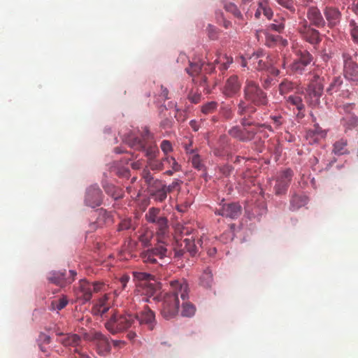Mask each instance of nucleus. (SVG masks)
Wrapping results in <instances>:
<instances>
[{"label":"nucleus","mask_w":358,"mask_h":358,"mask_svg":"<svg viewBox=\"0 0 358 358\" xmlns=\"http://www.w3.org/2000/svg\"><path fill=\"white\" fill-rule=\"evenodd\" d=\"M257 106L245 99L240 100L237 105V114L240 117V123L242 127H264L271 130V127L266 124L257 123L252 118V115L256 113Z\"/></svg>","instance_id":"4"},{"label":"nucleus","mask_w":358,"mask_h":358,"mask_svg":"<svg viewBox=\"0 0 358 358\" xmlns=\"http://www.w3.org/2000/svg\"><path fill=\"white\" fill-rule=\"evenodd\" d=\"M220 172H221L223 175H224V176H229V175H230V174H231V172H232V171H233V168H232V166H230V165H224V166H223L220 167Z\"/></svg>","instance_id":"59"},{"label":"nucleus","mask_w":358,"mask_h":358,"mask_svg":"<svg viewBox=\"0 0 358 358\" xmlns=\"http://www.w3.org/2000/svg\"><path fill=\"white\" fill-rule=\"evenodd\" d=\"M131 227V220L130 219H126L122 220L118 227L119 231H123L130 229Z\"/></svg>","instance_id":"54"},{"label":"nucleus","mask_w":358,"mask_h":358,"mask_svg":"<svg viewBox=\"0 0 358 358\" xmlns=\"http://www.w3.org/2000/svg\"><path fill=\"white\" fill-rule=\"evenodd\" d=\"M152 238V232L146 231L139 236L138 241L143 247H148L150 244Z\"/></svg>","instance_id":"46"},{"label":"nucleus","mask_w":358,"mask_h":358,"mask_svg":"<svg viewBox=\"0 0 358 358\" xmlns=\"http://www.w3.org/2000/svg\"><path fill=\"white\" fill-rule=\"evenodd\" d=\"M271 119L273 121L275 128H278L282 124V117L281 116H273Z\"/></svg>","instance_id":"63"},{"label":"nucleus","mask_w":358,"mask_h":358,"mask_svg":"<svg viewBox=\"0 0 358 358\" xmlns=\"http://www.w3.org/2000/svg\"><path fill=\"white\" fill-rule=\"evenodd\" d=\"M294 83L285 79L279 85V92L280 94H287L294 90Z\"/></svg>","instance_id":"40"},{"label":"nucleus","mask_w":358,"mask_h":358,"mask_svg":"<svg viewBox=\"0 0 358 358\" xmlns=\"http://www.w3.org/2000/svg\"><path fill=\"white\" fill-rule=\"evenodd\" d=\"M298 29L301 38L314 48L320 43L322 38L320 31L311 27L306 19L299 23Z\"/></svg>","instance_id":"8"},{"label":"nucleus","mask_w":358,"mask_h":358,"mask_svg":"<svg viewBox=\"0 0 358 358\" xmlns=\"http://www.w3.org/2000/svg\"><path fill=\"white\" fill-rule=\"evenodd\" d=\"M343 83V80L340 76L335 77L327 89V93L332 94L334 92H338Z\"/></svg>","instance_id":"37"},{"label":"nucleus","mask_w":358,"mask_h":358,"mask_svg":"<svg viewBox=\"0 0 358 358\" xmlns=\"http://www.w3.org/2000/svg\"><path fill=\"white\" fill-rule=\"evenodd\" d=\"M352 108V104H345L343 106V109L347 113L341 120V124L345 127V131L352 129L358 126V117L350 113Z\"/></svg>","instance_id":"22"},{"label":"nucleus","mask_w":358,"mask_h":358,"mask_svg":"<svg viewBox=\"0 0 358 358\" xmlns=\"http://www.w3.org/2000/svg\"><path fill=\"white\" fill-rule=\"evenodd\" d=\"M203 63L200 60L189 61V66L185 69L186 72L192 77L199 74Z\"/></svg>","instance_id":"29"},{"label":"nucleus","mask_w":358,"mask_h":358,"mask_svg":"<svg viewBox=\"0 0 358 358\" xmlns=\"http://www.w3.org/2000/svg\"><path fill=\"white\" fill-rule=\"evenodd\" d=\"M218 104L216 101H212L207 102L201 106V113L204 115H208L214 113L217 108Z\"/></svg>","instance_id":"41"},{"label":"nucleus","mask_w":358,"mask_h":358,"mask_svg":"<svg viewBox=\"0 0 358 358\" xmlns=\"http://www.w3.org/2000/svg\"><path fill=\"white\" fill-rule=\"evenodd\" d=\"M68 302V299L66 296L55 299L51 302L50 310L57 311L61 310L66 306Z\"/></svg>","instance_id":"32"},{"label":"nucleus","mask_w":358,"mask_h":358,"mask_svg":"<svg viewBox=\"0 0 358 358\" xmlns=\"http://www.w3.org/2000/svg\"><path fill=\"white\" fill-rule=\"evenodd\" d=\"M91 340L97 347V352L101 355H105L110 351V345L108 338L101 332H94Z\"/></svg>","instance_id":"21"},{"label":"nucleus","mask_w":358,"mask_h":358,"mask_svg":"<svg viewBox=\"0 0 358 358\" xmlns=\"http://www.w3.org/2000/svg\"><path fill=\"white\" fill-rule=\"evenodd\" d=\"M192 166L198 170H201L203 168V164L201 163V161L200 159V157L199 155H194L192 156Z\"/></svg>","instance_id":"53"},{"label":"nucleus","mask_w":358,"mask_h":358,"mask_svg":"<svg viewBox=\"0 0 358 358\" xmlns=\"http://www.w3.org/2000/svg\"><path fill=\"white\" fill-rule=\"evenodd\" d=\"M161 94L160 96L162 98L163 100H166L169 99L168 94H169V90L167 88L164 87L162 85L161 86Z\"/></svg>","instance_id":"64"},{"label":"nucleus","mask_w":358,"mask_h":358,"mask_svg":"<svg viewBox=\"0 0 358 358\" xmlns=\"http://www.w3.org/2000/svg\"><path fill=\"white\" fill-rule=\"evenodd\" d=\"M322 11L328 27L334 28L340 24L342 14L338 8L327 6L323 8Z\"/></svg>","instance_id":"17"},{"label":"nucleus","mask_w":358,"mask_h":358,"mask_svg":"<svg viewBox=\"0 0 358 358\" xmlns=\"http://www.w3.org/2000/svg\"><path fill=\"white\" fill-rule=\"evenodd\" d=\"M182 301L188 297V285L185 280L171 282V290L162 299L160 313L165 320H171L179 313L180 302L178 296Z\"/></svg>","instance_id":"1"},{"label":"nucleus","mask_w":358,"mask_h":358,"mask_svg":"<svg viewBox=\"0 0 358 358\" xmlns=\"http://www.w3.org/2000/svg\"><path fill=\"white\" fill-rule=\"evenodd\" d=\"M155 224L157 227V236L159 237V240H162L168 230V220L166 217L162 216L159 220H157Z\"/></svg>","instance_id":"28"},{"label":"nucleus","mask_w":358,"mask_h":358,"mask_svg":"<svg viewBox=\"0 0 358 358\" xmlns=\"http://www.w3.org/2000/svg\"><path fill=\"white\" fill-rule=\"evenodd\" d=\"M201 284L206 287H210L213 282V274L210 269L207 268L201 277Z\"/></svg>","instance_id":"42"},{"label":"nucleus","mask_w":358,"mask_h":358,"mask_svg":"<svg viewBox=\"0 0 358 358\" xmlns=\"http://www.w3.org/2000/svg\"><path fill=\"white\" fill-rule=\"evenodd\" d=\"M149 167H145L143 169L141 176L142 178L144 179L145 184L147 185L148 182L150 183V181H152L153 179H155L152 175L151 173L148 169Z\"/></svg>","instance_id":"52"},{"label":"nucleus","mask_w":358,"mask_h":358,"mask_svg":"<svg viewBox=\"0 0 358 358\" xmlns=\"http://www.w3.org/2000/svg\"><path fill=\"white\" fill-rule=\"evenodd\" d=\"M99 213V222H106L107 219H110L109 214L103 209L101 208L97 212Z\"/></svg>","instance_id":"57"},{"label":"nucleus","mask_w":358,"mask_h":358,"mask_svg":"<svg viewBox=\"0 0 358 358\" xmlns=\"http://www.w3.org/2000/svg\"><path fill=\"white\" fill-rule=\"evenodd\" d=\"M163 162L165 166H170L173 171H180V165L176 162V159L170 156H164L163 157Z\"/></svg>","instance_id":"43"},{"label":"nucleus","mask_w":358,"mask_h":358,"mask_svg":"<svg viewBox=\"0 0 358 358\" xmlns=\"http://www.w3.org/2000/svg\"><path fill=\"white\" fill-rule=\"evenodd\" d=\"M160 148L165 156H168V154L173 151V146L171 143L168 140H164L162 141Z\"/></svg>","instance_id":"50"},{"label":"nucleus","mask_w":358,"mask_h":358,"mask_svg":"<svg viewBox=\"0 0 358 358\" xmlns=\"http://www.w3.org/2000/svg\"><path fill=\"white\" fill-rule=\"evenodd\" d=\"M324 90V78L314 76L306 90L305 99L306 103L316 107L320 103V98Z\"/></svg>","instance_id":"5"},{"label":"nucleus","mask_w":358,"mask_h":358,"mask_svg":"<svg viewBox=\"0 0 358 358\" xmlns=\"http://www.w3.org/2000/svg\"><path fill=\"white\" fill-rule=\"evenodd\" d=\"M228 134L233 138L242 141L248 142L252 141L257 134V129L255 127L234 126L229 131Z\"/></svg>","instance_id":"12"},{"label":"nucleus","mask_w":358,"mask_h":358,"mask_svg":"<svg viewBox=\"0 0 358 358\" xmlns=\"http://www.w3.org/2000/svg\"><path fill=\"white\" fill-rule=\"evenodd\" d=\"M159 209L156 208H151L145 214V218L148 222L156 223L162 216L159 215Z\"/></svg>","instance_id":"35"},{"label":"nucleus","mask_w":358,"mask_h":358,"mask_svg":"<svg viewBox=\"0 0 358 358\" xmlns=\"http://www.w3.org/2000/svg\"><path fill=\"white\" fill-rule=\"evenodd\" d=\"M287 102L292 106H296L299 111L303 110L305 108L301 97L298 95L289 96L287 99Z\"/></svg>","instance_id":"30"},{"label":"nucleus","mask_w":358,"mask_h":358,"mask_svg":"<svg viewBox=\"0 0 358 358\" xmlns=\"http://www.w3.org/2000/svg\"><path fill=\"white\" fill-rule=\"evenodd\" d=\"M327 133L318 126H315L313 129H310L306 133V138L309 143L313 144L318 143L321 139L324 138Z\"/></svg>","instance_id":"24"},{"label":"nucleus","mask_w":358,"mask_h":358,"mask_svg":"<svg viewBox=\"0 0 358 358\" xmlns=\"http://www.w3.org/2000/svg\"><path fill=\"white\" fill-rule=\"evenodd\" d=\"M129 144L131 148L144 150L148 159L156 158L159 153V150L153 142L145 143L138 139V137L131 139Z\"/></svg>","instance_id":"13"},{"label":"nucleus","mask_w":358,"mask_h":358,"mask_svg":"<svg viewBox=\"0 0 358 358\" xmlns=\"http://www.w3.org/2000/svg\"><path fill=\"white\" fill-rule=\"evenodd\" d=\"M69 358H90L88 355L82 352L78 348H76Z\"/></svg>","instance_id":"55"},{"label":"nucleus","mask_w":358,"mask_h":358,"mask_svg":"<svg viewBox=\"0 0 358 358\" xmlns=\"http://www.w3.org/2000/svg\"><path fill=\"white\" fill-rule=\"evenodd\" d=\"M285 20L284 18H280L279 20H275L273 22L268 25V29L271 31L281 33L285 29Z\"/></svg>","instance_id":"39"},{"label":"nucleus","mask_w":358,"mask_h":358,"mask_svg":"<svg viewBox=\"0 0 358 358\" xmlns=\"http://www.w3.org/2000/svg\"><path fill=\"white\" fill-rule=\"evenodd\" d=\"M233 62V58L231 57H229L227 55H220L215 60V64H221V69L227 70L229 65Z\"/></svg>","instance_id":"34"},{"label":"nucleus","mask_w":358,"mask_h":358,"mask_svg":"<svg viewBox=\"0 0 358 358\" xmlns=\"http://www.w3.org/2000/svg\"><path fill=\"white\" fill-rule=\"evenodd\" d=\"M308 203V198L303 195H294L290 201V209L298 210Z\"/></svg>","instance_id":"27"},{"label":"nucleus","mask_w":358,"mask_h":358,"mask_svg":"<svg viewBox=\"0 0 358 358\" xmlns=\"http://www.w3.org/2000/svg\"><path fill=\"white\" fill-rule=\"evenodd\" d=\"M306 17L311 27L314 26L317 28H322L326 25V21L322 16L320 9L315 6L308 7L307 10Z\"/></svg>","instance_id":"19"},{"label":"nucleus","mask_w":358,"mask_h":358,"mask_svg":"<svg viewBox=\"0 0 358 358\" xmlns=\"http://www.w3.org/2000/svg\"><path fill=\"white\" fill-rule=\"evenodd\" d=\"M248 62L257 71L268 70L272 65V61L269 56H264L262 52L252 54L248 58Z\"/></svg>","instance_id":"15"},{"label":"nucleus","mask_w":358,"mask_h":358,"mask_svg":"<svg viewBox=\"0 0 358 358\" xmlns=\"http://www.w3.org/2000/svg\"><path fill=\"white\" fill-rule=\"evenodd\" d=\"M138 316L136 314L126 313L122 315L114 314L106 322V329L112 334L126 331L130 328L136 329L138 327Z\"/></svg>","instance_id":"2"},{"label":"nucleus","mask_w":358,"mask_h":358,"mask_svg":"<svg viewBox=\"0 0 358 358\" xmlns=\"http://www.w3.org/2000/svg\"><path fill=\"white\" fill-rule=\"evenodd\" d=\"M103 285V283H101L99 282H95L91 283V288H92V293L98 292L101 291Z\"/></svg>","instance_id":"62"},{"label":"nucleus","mask_w":358,"mask_h":358,"mask_svg":"<svg viewBox=\"0 0 358 358\" xmlns=\"http://www.w3.org/2000/svg\"><path fill=\"white\" fill-rule=\"evenodd\" d=\"M242 208L238 203H220V208H217L215 213L231 219H236L241 214Z\"/></svg>","instance_id":"14"},{"label":"nucleus","mask_w":358,"mask_h":358,"mask_svg":"<svg viewBox=\"0 0 358 358\" xmlns=\"http://www.w3.org/2000/svg\"><path fill=\"white\" fill-rule=\"evenodd\" d=\"M276 2L282 7L287 9L292 13H295V1L294 0H275Z\"/></svg>","instance_id":"44"},{"label":"nucleus","mask_w":358,"mask_h":358,"mask_svg":"<svg viewBox=\"0 0 358 358\" xmlns=\"http://www.w3.org/2000/svg\"><path fill=\"white\" fill-rule=\"evenodd\" d=\"M259 8L262 10V13L268 18L271 19L273 16V11L270 7L268 6L266 0L259 2Z\"/></svg>","instance_id":"49"},{"label":"nucleus","mask_w":358,"mask_h":358,"mask_svg":"<svg viewBox=\"0 0 358 358\" xmlns=\"http://www.w3.org/2000/svg\"><path fill=\"white\" fill-rule=\"evenodd\" d=\"M138 316V327L141 325H145L150 330H152L156 324L157 320L155 318V313L152 311L148 306H145L138 314H136Z\"/></svg>","instance_id":"16"},{"label":"nucleus","mask_w":358,"mask_h":358,"mask_svg":"<svg viewBox=\"0 0 358 358\" xmlns=\"http://www.w3.org/2000/svg\"><path fill=\"white\" fill-rule=\"evenodd\" d=\"M179 185H180L179 180H175L169 186L165 185V189L169 193V192H171L172 191H173Z\"/></svg>","instance_id":"60"},{"label":"nucleus","mask_w":358,"mask_h":358,"mask_svg":"<svg viewBox=\"0 0 358 358\" xmlns=\"http://www.w3.org/2000/svg\"><path fill=\"white\" fill-rule=\"evenodd\" d=\"M347 140L341 138L334 144V152L336 155H341L347 152Z\"/></svg>","instance_id":"31"},{"label":"nucleus","mask_w":358,"mask_h":358,"mask_svg":"<svg viewBox=\"0 0 358 358\" xmlns=\"http://www.w3.org/2000/svg\"><path fill=\"white\" fill-rule=\"evenodd\" d=\"M80 289L81 294L79 297L82 298L85 301H90L92 295L91 283L85 280H81L80 282Z\"/></svg>","instance_id":"26"},{"label":"nucleus","mask_w":358,"mask_h":358,"mask_svg":"<svg viewBox=\"0 0 358 358\" xmlns=\"http://www.w3.org/2000/svg\"><path fill=\"white\" fill-rule=\"evenodd\" d=\"M139 139V138H138ZM153 136L149 131V130L147 128H144L142 134L141 138H140L141 141H144L145 143H150L152 142Z\"/></svg>","instance_id":"51"},{"label":"nucleus","mask_w":358,"mask_h":358,"mask_svg":"<svg viewBox=\"0 0 358 358\" xmlns=\"http://www.w3.org/2000/svg\"><path fill=\"white\" fill-rule=\"evenodd\" d=\"M182 309L181 314L182 316L192 317L194 315L196 309L193 304H192L189 302H187L185 300V301H183V302L182 303Z\"/></svg>","instance_id":"38"},{"label":"nucleus","mask_w":358,"mask_h":358,"mask_svg":"<svg viewBox=\"0 0 358 358\" xmlns=\"http://www.w3.org/2000/svg\"><path fill=\"white\" fill-rule=\"evenodd\" d=\"M85 201V203L92 208L101 205L102 193L97 185H92L87 189Z\"/></svg>","instance_id":"20"},{"label":"nucleus","mask_w":358,"mask_h":358,"mask_svg":"<svg viewBox=\"0 0 358 358\" xmlns=\"http://www.w3.org/2000/svg\"><path fill=\"white\" fill-rule=\"evenodd\" d=\"M201 95L199 93L191 92L188 95V99L193 103H197L201 101Z\"/></svg>","instance_id":"56"},{"label":"nucleus","mask_w":358,"mask_h":358,"mask_svg":"<svg viewBox=\"0 0 358 358\" xmlns=\"http://www.w3.org/2000/svg\"><path fill=\"white\" fill-rule=\"evenodd\" d=\"M275 84L274 80L271 77H266L262 80V86L264 89H268Z\"/></svg>","instance_id":"58"},{"label":"nucleus","mask_w":358,"mask_h":358,"mask_svg":"<svg viewBox=\"0 0 358 358\" xmlns=\"http://www.w3.org/2000/svg\"><path fill=\"white\" fill-rule=\"evenodd\" d=\"M343 76L352 85L358 86V64L352 60L350 53L346 50L342 53Z\"/></svg>","instance_id":"6"},{"label":"nucleus","mask_w":358,"mask_h":358,"mask_svg":"<svg viewBox=\"0 0 358 358\" xmlns=\"http://www.w3.org/2000/svg\"><path fill=\"white\" fill-rule=\"evenodd\" d=\"M350 31L354 42H358V24L353 20L350 21Z\"/></svg>","instance_id":"48"},{"label":"nucleus","mask_w":358,"mask_h":358,"mask_svg":"<svg viewBox=\"0 0 358 358\" xmlns=\"http://www.w3.org/2000/svg\"><path fill=\"white\" fill-rule=\"evenodd\" d=\"M167 256L168 250L162 240H159L154 248L144 250L141 254L143 261L147 264H156L157 258L162 259Z\"/></svg>","instance_id":"7"},{"label":"nucleus","mask_w":358,"mask_h":358,"mask_svg":"<svg viewBox=\"0 0 358 358\" xmlns=\"http://www.w3.org/2000/svg\"><path fill=\"white\" fill-rule=\"evenodd\" d=\"M148 188L149 189L150 194H152V193H155L157 190L161 189L164 187H165L164 182L159 179H153L152 181H150V183L148 182L147 184Z\"/></svg>","instance_id":"36"},{"label":"nucleus","mask_w":358,"mask_h":358,"mask_svg":"<svg viewBox=\"0 0 358 358\" xmlns=\"http://www.w3.org/2000/svg\"><path fill=\"white\" fill-rule=\"evenodd\" d=\"M175 256L176 257H182L185 252L189 253L191 256H194L197 253V248L192 236L190 238H179L176 237V245L174 248Z\"/></svg>","instance_id":"10"},{"label":"nucleus","mask_w":358,"mask_h":358,"mask_svg":"<svg viewBox=\"0 0 358 358\" xmlns=\"http://www.w3.org/2000/svg\"><path fill=\"white\" fill-rule=\"evenodd\" d=\"M147 165L152 171H160L164 169L163 158L161 160L156 158L148 159Z\"/></svg>","instance_id":"33"},{"label":"nucleus","mask_w":358,"mask_h":358,"mask_svg":"<svg viewBox=\"0 0 358 358\" xmlns=\"http://www.w3.org/2000/svg\"><path fill=\"white\" fill-rule=\"evenodd\" d=\"M297 58L290 65L292 73L301 75L306 70V67L312 62L313 57L312 55L307 50H299L296 51Z\"/></svg>","instance_id":"9"},{"label":"nucleus","mask_w":358,"mask_h":358,"mask_svg":"<svg viewBox=\"0 0 358 358\" xmlns=\"http://www.w3.org/2000/svg\"><path fill=\"white\" fill-rule=\"evenodd\" d=\"M293 172L291 169H285L278 173L275 179L274 190L276 195L284 194L291 182Z\"/></svg>","instance_id":"11"},{"label":"nucleus","mask_w":358,"mask_h":358,"mask_svg":"<svg viewBox=\"0 0 358 358\" xmlns=\"http://www.w3.org/2000/svg\"><path fill=\"white\" fill-rule=\"evenodd\" d=\"M241 87V83L236 75L229 76L225 81L222 93L227 97H232L238 94Z\"/></svg>","instance_id":"18"},{"label":"nucleus","mask_w":358,"mask_h":358,"mask_svg":"<svg viewBox=\"0 0 358 358\" xmlns=\"http://www.w3.org/2000/svg\"><path fill=\"white\" fill-rule=\"evenodd\" d=\"M168 191L165 189V187L159 190H157L155 193H152L150 196L157 201L163 202L167 197Z\"/></svg>","instance_id":"45"},{"label":"nucleus","mask_w":358,"mask_h":358,"mask_svg":"<svg viewBox=\"0 0 358 358\" xmlns=\"http://www.w3.org/2000/svg\"><path fill=\"white\" fill-rule=\"evenodd\" d=\"M208 30L209 37L211 39L215 40V38H217V31H216L215 28L213 26L209 24L208 27Z\"/></svg>","instance_id":"61"},{"label":"nucleus","mask_w":358,"mask_h":358,"mask_svg":"<svg viewBox=\"0 0 358 358\" xmlns=\"http://www.w3.org/2000/svg\"><path fill=\"white\" fill-rule=\"evenodd\" d=\"M224 8L227 12L232 13L238 19L242 18V14L237 6L233 3H228L224 5Z\"/></svg>","instance_id":"47"},{"label":"nucleus","mask_w":358,"mask_h":358,"mask_svg":"<svg viewBox=\"0 0 358 358\" xmlns=\"http://www.w3.org/2000/svg\"><path fill=\"white\" fill-rule=\"evenodd\" d=\"M66 274L64 272L58 271V272H52L49 274L48 279V280L59 287H64L66 284H70L71 281L66 279L65 277Z\"/></svg>","instance_id":"25"},{"label":"nucleus","mask_w":358,"mask_h":358,"mask_svg":"<svg viewBox=\"0 0 358 358\" xmlns=\"http://www.w3.org/2000/svg\"><path fill=\"white\" fill-rule=\"evenodd\" d=\"M59 336L58 342L64 347H73L77 348L81 343V338L76 334H64L62 333L57 334Z\"/></svg>","instance_id":"23"},{"label":"nucleus","mask_w":358,"mask_h":358,"mask_svg":"<svg viewBox=\"0 0 358 358\" xmlns=\"http://www.w3.org/2000/svg\"><path fill=\"white\" fill-rule=\"evenodd\" d=\"M243 98L257 106H266L268 102L267 94L262 90L257 82L251 78H247L245 81Z\"/></svg>","instance_id":"3"}]
</instances>
